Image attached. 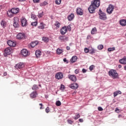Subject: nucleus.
<instances>
[{
	"label": "nucleus",
	"mask_w": 126,
	"mask_h": 126,
	"mask_svg": "<svg viewBox=\"0 0 126 126\" xmlns=\"http://www.w3.org/2000/svg\"><path fill=\"white\" fill-rule=\"evenodd\" d=\"M99 18L101 20H107V15L100 9L98 12Z\"/></svg>",
	"instance_id": "7ed1b4c3"
},
{
	"label": "nucleus",
	"mask_w": 126,
	"mask_h": 126,
	"mask_svg": "<svg viewBox=\"0 0 126 126\" xmlns=\"http://www.w3.org/2000/svg\"><path fill=\"white\" fill-rule=\"evenodd\" d=\"M74 18V14L71 13L67 17V19L69 21H71V20H73Z\"/></svg>",
	"instance_id": "4be33fe9"
},
{
	"label": "nucleus",
	"mask_w": 126,
	"mask_h": 126,
	"mask_svg": "<svg viewBox=\"0 0 126 126\" xmlns=\"http://www.w3.org/2000/svg\"><path fill=\"white\" fill-rule=\"evenodd\" d=\"M15 67L17 69H21V68L24 67V64L22 63H18L15 65Z\"/></svg>",
	"instance_id": "9d476101"
},
{
	"label": "nucleus",
	"mask_w": 126,
	"mask_h": 126,
	"mask_svg": "<svg viewBox=\"0 0 126 126\" xmlns=\"http://www.w3.org/2000/svg\"><path fill=\"white\" fill-rule=\"evenodd\" d=\"M84 51H85V53H89V52H90L89 49L87 48H85L84 49Z\"/></svg>",
	"instance_id": "de8ad7c7"
},
{
	"label": "nucleus",
	"mask_w": 126,
	"mask_h": 126,
	"mask_svg": "<svg viewBox=\"0 0 126 126\" xmlns=\"http://www.w3.org/2000/svg\"><path fill=\"white\" fill-rule=\"evenodd\" d=\"M13 26L15 28H17L19 26V19L15 17L13 19Z\"/></svg>",
	"instance_id": "423d86ee"
},
{
	"label": "nucleus",
	"mask_w": 126,
	"mask_h": 126,
	"mask_svg": "<svg viewBox=\"0 0 126 126\" xmlns=\"http://www.w3.org/2000/svg\"><path fill=\"white\" fill-rule=\"evenodd\" d=\"M117 110L119 111V109L116 108V110H115V112H117Z\"/></svg>",
	"instance_id": "338daca9"
},
{
	"label": "nucleus",
	"mask_w": 126,
	"mask_h": 126,
	"mask_svg": "<svg viewBox=\"0 0 126 126\" xmlns=\"http://www.w3.org/2000/svg\"><path fill=\"white\" fill-rule=\"evenodd\" d=\"M56 106H60L62 105V103L60 101V100H58L56 102Z\"/></svg>",
	"instance_id": "4c0bfd02"
},
{
	"label": "nucleus",
	"mask_w": 126,
	"mask_h": 126,
	"mask_svg": "<svg viewBox=\"0 0 126 126\" xmlns=\"http://www.w3.org/2000/svg\"><path fill=\"white\" fill-rule=\"evenodd\" d=\"M39 106H40V110H42V109H44V108H43V104L42 103H40Z\"/></svg>",
	"instance_id": "6e6d98bb"
},
{
	"label": "nucleus",
	"mask_w": 126,
	"mask_h": 126,
	"mask_svg": "<svg viewBox=\"0 0 126 126\" xmlns=\"http://www.w3.org/2000/svg\"><path fill=\"white\" fill-rule=\"evenodd\" d=\"M12 14H17L19 12V8H13L11 9Z\"/></svg>",
	"instance_id": "dca6fc26"
},
{
	"label": "nucleus",
	"mask_w": 126,
	"mask_h": 126,
	"mask_svg": "<svg viewBox=\"0 0 126 126\" xmlns=\"http://www.w3.org/2000/svg\"><path fill=\"white\" fill-rule=\"evenodd\" d=\"M119 62L122 64H126V57H124L122 59H120Z\"/></svg>",
	"instance_id": "412c9836"
},
{
	"label": "nucleus",
	"mask_w": 126,
	"mask_h": 126,
	"mask_svg": "<svg viewBox=\"0 0 126 126\" xmlns=\"http://www.w3.org/2000/svg\"><path fill=\"white\" fill-rule=\"evenodd\" d=\"M20 20L22 27H24L28 25V22H27V20H26V18H25V17H22L21 18Z\"/></svg>",
	"instance_id": "39448f33"
},
{
	"label": "nucleus",
	"mask_w": 126,
	"mask_h": 126,
	"mask_svg": "<svg viewBox=\"0 0 126 126\" xmlns=\"http://www.w3.org/2000/svg\"><path fill=\"white\" fill-rule=\"evenodd\" d=\"M21 55L22 56H24V57H26V56L28 55V51L27 49H23L21 50Z\"/></svg>",
	"instance_id": "a211bd4d"
},
{
	"label": "nucleus",
	"mask_w": 126,
	"mask_h": 126,
	"mask_svg": "<svg viewBox=\"0 0 126 126\" xmlns=\"http://www.w3.org/2000/svg\"><path fill=\"white\" fill-rule=\"evenodd\" d=\"M32 90H37L38 89V86L36 85H34L32 88Z\"/></svg>",
	"instance_id": "79ce46f5"
},
{
	"label": "nucleus",
	"mask_w": 126,
	"mask_h": 126,
	"mask_svg": "<svg viewBox=\"0 0 126 126\" xmlns=\"http://www.w3.org/2000/svg\"><path fill=\"white\" fill-rule=\"evenodd\" d=\"M34 3H39L40 2V0H33Z\"/></svg>",
	"instance_id": "8fccbe9b"
},
{
	"label": "nucleus",
	"mask_w": 126,
	"mask_h": 126,
	"mask_svg": "<svg viewBox=\"0 0 126 126\" xmlns=\"http://www.w3.org/2000/svg\"><path fill=\"white\" fill-rule=\"evenodd\" d=\"M98 111H103V108L101 107H98Z\"/></svg>",
	"instance_id": "13d9d810"
},
{
	"label": "nucleus",
	"mask_w": 126,
	"mask_h": 126,
	"mask_svg": "<svg viewBox=\"0 0 126 126\" xmlns=\"http://www.w3.org/2000/svg\"><path fill=\"white\" fill-rule=\"evenodd\" d=\"M38 42L37 41L33 42L31 43V46L32 48H34L35 46H37Z\"/></svg>",
	"instance_id": "c85d7f7f"
},
{
	"label": "nucleus",
	"mask_w": 126,
	"mask_h": 126,
	"mask_svg": "<svg viewBox=\"0 0 126 126\" xmlns=\"http://www.w3.org/2000/svg\"><path fill=\"white\" fill-rule=\"evenodd\" d=\"M45 24H44V23L43 22H41L39 26H38V29H41L43 30V29H44L45 28Z\"/></svg>",
	"instance_id": "393cba45"
},
{
	"label": "nucleus",
	"mask_w": 126,
	"mask_h": 126,
	"mask_svg": "<svg viewBox=\"0 0 126 126\" xmlns=\"http://www.w3.org/2000/svg\"><path fill=\"white\" fill-rule=\"evenodd\" d=\"M45 112H46V113H47V114L49 113V112H51V109H50V107H47L45 109Z\"/></svg>",
	"instance_id": "a19ab883"
},
{
	"label": "nucleus",
	"mask_w": 126,
	"mask_h": 126,
	"mask_svg": "<svg viewBox=\"0 0 126 126\" xmlns=\"http://www.w3.org/2000/svg\"><path fill=\"white\" fill-rule=\"evenodd\" d=\"M95 53H96V49L94 48L90 49V54H91V55H93L94 54H95Z\"/></svg>",
	"instance_id": "cd10ccee"
},
{
	"label": "nucleus",
	"mask_w": 126,
	"mask_h": 126,
	"mask_svg": "<svg viewBox=\"0 0 126 126\" xmlns=\"http://www.w3.org/2000/svg\"><path fill=\"white\" fill-rule=\"evenodd\" d=\"M76 61H77V56H73L70 60V63H74Z\"/></svg>",
	"instance_id": "6ab92c4d"
},
{
	"label": "nucleus",
	"mask_w": 126,
	"mask_h": 126,
	"mask_svg": "<svg viewBox=\"0 0 126 126\" xmlns=\"http://www.w3.org/2000/svg\"><path fill=\"white\" fill-rule=\"evenodd\" d=\"M66 29L68 30V31H71V27H70V26H68L66 27Z\"/></svg>",
	"instance_id": "49530a36"
},
{
	"label": "nucleus",
	"mask_w": 126,
	"mask_h": 126,
	"mask_svg": "<svg viewBox=\"0 0 126 126\" xmlns=\"http://www.w3.org/2000/svg\"><path fill=\"white\" fill-rule=\"evenodd\" d=\"M0 24L1 27H3L4 28L6 26V22H5V21L2 20L0 22Z\"/></svg>",
	"instance_id": "a878e982"
},
{
	"label": "nucleus",
	"mask_w": 126,
	"mask_h": 126,
	"mask_svg": "<svg viewBox=\"0 0 126 126\" xmlns=\"http://www.w3.org/2000/svg\"><path fill=\"white\" fill-rule=\"evenodd\" d=\"M100 6V0H94L92 1L91 4L88 8V10L91 13H94L95 9Z\"/></svg>",
	"instance_id": "f257e3e1"
},
{
	"label": "nucleus",
	"mask_w": 126,
	"mask_h": 126,
	"mask_svg": "<svg viewBox=\"0 0 126 126\" xmlns=\"http://www.w3.org/2000/svg\"><path fill=\"white\" fill-rule=\"evenodd\" d=\"M68 78L73 82H76V80H77L76 76L74 75H68Z\"/></svg>",
	"instance_id": "1a4fd4ad"
},
{
	"label": "nucleus",
	"mask_w": 126,
	"mask_h": 126,
	"mask_svg": "<svg viewBox=\"0 0 126 126\" xmlns=\"http://www.w3.org/2000/svg\"><path fill=\"white\" fill-rule=\"evenodd\" d=\"M116 92L118 93V94H122V92H121L120 91H116Z\"/></svg>",
	"instance_id": "680f3d73"
},
{
	"label": "nucleus",
	"mask_w": 126,
	"mask_h": 126,
	"mask_svg": "<svg viewBox=\"0 0 126 126\" xmlns=\"http://www.w3.org/2000/svg\"><path fill=\"white\" fill-rule=\"evenodd\" d=\"M48 4V2L44 1L39 4L40 6H46Z\"/></svg>",
	"instance_id": "7c9ffc66"
},
{
	"label": "nucleus",
	"mask_w": 126,
	"mask_h": 126,
	"mask_svg": "<svg viewBox=\"0 0 126 126\" xmlns=\"http://www.w3.org/2000/svg\"><path fill=\"white\" fill-rule=\"evenodd\" d=\"M108 74L109 76L112 77V78H113V79H117V78H119V74H118L116 70H110L108 72Z\"/></svg>",
	"instance_id": "f03ea898"
},
{
	"label": "nucleus",
	"mask_w": 126,
	"mask_h": 126,
	"mask_svg": "<svg viewBox=\"0 0 126 126\" xmlns=\"http://www.w3.org/2000/svg\"><path fill=\"white\" fill-rule=\"evenodd\" d=\"M67 32L66 27H63L60 30V33L62 35H64Z\"/></svg>",
	"instance_id": "ddd939ff"
},
{
	"label": "nucleus",
	"mask_w": 126,
	"mask_h": 126,
	"mask_svg": "<svg viewBox=\"0 0 126 126\" xmlns=\"http://www.w3.org/2000/svg\"><path fill=\"white\" fill-rule=\"evenodd\" d=\"M94 67H95V66H94V65H91L89 68L90 70H93V68H94Z\"/></svg>",
	"instance_id": "a18cd8bd"
},
{
	"label": "nucleus",
	"mask_w": 126,
	"mask_h": 126,
	"mask_svg": "<svg viewBox=\"0 0 126 126\" xmlns=\"http://www.w3.org/2000/svg\"><path fill=\"white\" fill-rule=\"evenodd\" d=\"M41 51H40V50H36L35 51V56L36 58H40V57H41Z\"/></svg>",
	"instance_id": "b1692460"
},
{
	"label": "nucleus",
	"mask_w": 126,
	"mask_h": 126,
	"mask_svg": "<svg viewBox=\"0 0 126 126\" xmlns=\"http://www.w3.org/2000/svg\"><path fill=\"white\" fill-rule=\"evenodd\" d=\"M60 90H64V85H61L60 87Z\"/></svg>",
	"instance_id": "09e8293b"
},
{
	"label": "nucleus",
	"mask_w": 126,
	"mask_h": 126,
	"mask_svg": "<svg viewBox=\"0 0 126 126\" xmlns=\"http://www.w3.org/2000/svg\"><path fill=\"white\" fill-rule=\"evenodd\" d=\"M59 40H61V42H65V41H68L67 37L63 35H60L59 37Z\"/></svg>",
	"instance_id": "9b49d317"
},
{
	"label": "nucleus",
	"mask_w": 126,
	"mask_h": 126,
	"mask_svg": "<svg viewBox=\"0 0 126 126\" xmlns=\"http://www.w3.org/2000/svg\"><path fill=\"white\" fill-rule=\"evenodd\" d=\"M37 96V92L34 91L31 93V98L33 99V98H36Z\"/></svg>",
	"instance_id": "5701e85b"
},
{
	"label": "nucleus",
	"mask_w": 126,
	"mask_h": 126,
	"mask_svg": "<svg viewBox=\"0 0 126 126\" xmlns=\"http://www.w3.org/2000/svg\"><path fill=\"white\" fill-rule=\"evenodd\" d=\"M43 14H44V12L42 11L41 13H38V17L39 18H41V17H42L43 15Z\"/></svg>",
	"instance_id": "ea45409f"
},
{
	"label": "nucleus",
	"mask_w": 126,
	"mask_h": 126,
	"mask_svg": "<svg viewBox=\"0 0 126 126\" xmlns=\"http://www.w3.org/2000/svg\"><path fill=\"white\" fill-rule=\"evenodd\" d=\"M7 44L10 47H15V46H16V42L11 40H8L7 42Z\"/></svg>",
	"instance_id": "4468645a"
},
{
	"label": "nucleus",
	"mask_w": 126,
	"mask_h": 126,
	"mask_svg": "<svg viewBox=\"0 0 126 126\" xmlns=\"http://www.w3.org/2000/svg\"><path fill=\"white\" fill-rule=\"evenodd\" d=\"M66 49L67 50V51H69V50H70V47L69 46H67Z\"/></svg>",
	"instance_id": "052dcab7"
},
{
	"label": "nucleus",
	"mask_w": 126,
	"mask_h": 126,
	"mask_svg": "<svg viewBox=\"0 0 126 126\" xmlns=\"http://www.w3.org/2000/svg\"><path fill=\"white\" fill-rule=\"evenodd\" d=\"M37 24H38V22H33L31 23V25L32 26H36Z\"/></svg>",
	"instance_id": "c03bdc74"
},
{
	"label": "nucleus",
	"mask_w": 126,
	"mask_h": 126,
	"mask_svg": "<svg viewBox=\"0 0 126 126\" xmlns=\"http://www.w3.org/2000/svg\"><path fill=\"white\" fill-rule=\"evenodd\" d=\"M55 2L56 4H61L62 2V0H56Z\"/></svg>",
	"instance_id": "37998d69"
},
{
	"label": "nucleus",
	"mask_w": 126,
	"mask_h": 126,
	"mask_svg": "<svg viewBox=\"0 0 126 126\" xmlns=\"http://www.w3.org/2000/svg\"><path fill=\"white\" fill-rule=\"evenodd\" d=\"M31 18H32V19H33L34 20H35V19L36 20L37 17H36L35 14H31Z\"/></svg>",
	"instance_id": "e433bc0d"
},
{
	"label": "nucleus",
	"mask_w": 126,
	"mask_h": 126,
	"mask_svg": "<svg viewBox=\"0 0 126 126\" xmlns=\"http://www.w3.org/2000/svg\"><path fill=\"white\" fill-rule=\"evenodd\" d=\"M76 13L78 15H83V10L81 8H77L76 9Z\"/></svg>",
	"instance_id": "f3484780"
},
{
	"label": "nucleus",
	"mask_w": 126,
	"mask_h": 126,
	"mask_svg": "<svg viewBox=\"0 0 126 126\" xmlns=\"http://www.w3.org/2000/svg\"><path fill=\"white\" fill-rule=\"evenodd\" d=\"M3 75L4 76H6V75H7V73L6 72H4Z\"/></svg>",
	"instance_id": "e2e57ef3"
},
{
	"label": "nucleus",
	"mask_w": 126,
	"mask_h": 126,
	"mask_svg": "<svg viewBox=\"0 0 126 126\" xmlns=\"http://www.w3.org/2000/svg\"><path fill=\"white\" fill-rule=\"evenodd\" d=\"M82 71L83 73H85V72H87V70H86L85 68H83L82 70Z\"/></svg>",
	"instance_id": "5fc2aeb1"
},
{
	"label": "nucleus",
	"mask_w": 126,
	"mask_h": 126,
	"mask_svg": "<svg viewBox=\"0 0 126 126\" xmlns=\"http://www.w3.org/2000/svg\"><path fill=\"white\" fill-rule=\"evenodd\" d=\"M119 23L120 25L122 26H126V20L122 19L120 20L119 21Z\"/></svg>",
	"instance_id": "aec40b11"
},
{
	"label": "nucleus",
	"mask_w": 126,
	"mask_h": 126,
	"mask_svg": "<svg viewBox=\"0 0 126 126\" xmlns=\"http://www.w3.org/2000/svg\"><path fill=\"white\" fill-rule=\"evenodd\" d=\"M55 77L57 79H62L63 77V74L62 72H58L56 74Z\"/></svg>",
	"instance_id": "f8f14e48"
},
{
	"label": "nucleus",
	"mask_w": 126,
	"mask_h": 126,
	"mask_svg": "<svg viewBox=\"0 0 126 126\" xmlns=\"http://www.w3.org/2000/svg\"><path fill=\"white\" fill-rule=\"evenodd\" d=\"M67 122H68V124H69L70 125H72V123H73V121H72L70 120H68Z\"/></svg>",
	"instance_id": "864d4df0"
},
{
	"label": "nucleus",
	"mask_w": 126,
	"mask_h": 126,
	"mask_svg": "<svg viewBox=\"0 0 126 126\" xmlns=\"http://www.w3.org/2000/svg\"><path fill=\"white\" fill-rule=\"evenodd\" d=\"M75 73L76 74H78V73H79V69H76L75 70Z\"/></svg>",
	"instance_id": "603ef678"
},
{
	"label": "nucleus",
	"mask_w": 126,
	"mask_h": 126,
	"mask_svg": "<svg viewBox=\"0 0 126 126\" xmlns=\"http://www.w3.org/2000/svg\"><path fill=\"white\" fill-rule=\"evenodd\" d=\"M63 52V50L60 48L57 49L56 51L57 55H61V54H62Z\"/></svg>",
	"instance_id": "c756f323"
},
{
	"label": "nucleus",
	"mask_w": 126,
	"mask_h": 126,
	"mask_svg": "<svg viewBox=\"0 0 126 126\" xmlns=\"http://www.w3.org/2000/svg\"><path fill=\"white\" fill-rule=\"evenodd\" d=\"M114 5L112 4L109 5L108 7L106 9L107 13H108V14H112L113 11H114Z\"/></svg>",
	"instance_id": "6e6552de"
},
{
	"label": "nucleus",
	"mask_w": 126,
	"mask_h": 126,
	"mask_svg": "<svg viewBox=\"0 0 126 126\" xmlns=\"http://www.w3.org/2000/svg\"><path fill=\"white\" fill-rule=\"evenodd\" d=\"M79 122H80V123H83V119H79Z\"/></svg>",
	"instance_id": "bf43d9fd"
},
{
	"label": "nucleus",
	"mask_w": 126,
	"mask_h": 126,
	"mask_svg": "<svg viewBox=\"0 0 126 126\" xmlns=\"http://www.w3.org/2000/svg\"><path fill=\"white\" fill-rule=\"evenodd\" d=\"M5 54H4V56L8 55V56L11 55L12 54V48L11 47H7L4 50Z\"/></svg>",
	"instance_id": "0eeeda50"
},
{
	"label": "nucleus",
	"mask_w": 126,
	"mask_h": 126,
	"mask_svg": "<svg viewBox=\"0 0 126 126\" xmlns=\"http://www.w3.org/2000/svg\"><path fill=\"white\" fill-rule=\"evenodd\" d=\"M16 37L18 40H24L26 37V34L24 32H20L17 35Z\"/></svg>",
	"instance_id": "20e7f679"
},
{
	"label": "nucleus",
	"mask_w": 126,
	"mask_h": 126,
	"mask_svg": "<svg viewBox=\"0 0 126 126\" xmlns=\"http://www.w3.org/2000/svg\"><path fill=\"white\" fill-rule=\"evenodd\" d=\"M42 41L45 42V43H48V42H49V38L46 36H44L42 37Z\"/></svg>",
	"instance_id": "473e14b6"
},
{
	"label": "nucleus",
	"mask_w": 126,
	"mask_h": 126,
	"mask_svg": "<svg viewBox=\"0 0 126 126\" xmlns=\"http://www.w3.org/2000/svg\"><path fill=\"white\" fill-rule=\"evenodd\" d=\"M78 84L76 83H73L71 85H70V87L71 89H77L78 88Z\"/></svg>",
	"instance_id": "2eb2a0df"
},
{
	"label": "nucleus",
	"mask_w": 126,
	"mask_h": 126,
	"mask_svg": "<svg viewBox=\"0 0 126 126\" xmlns=\"http://www.w3.org/2000/svg\"><path fill=\"white\" fill-rule=\"evenodd\" d=\"M7 14L8 16V17L11 18L12 16H13V14H12V12L11 11V10H9L7 12Z\"/></svg>",
	"instance_id": "bb28decb"
},
{
	"label": "nucleus",
	"mask_w": 126,
	"mask_h": 126,
	"mask_svg": "<svg viewBox=\"0 0 126 126\" xmlns=\"http://www.w3.org/2000/svg\"><path fill=\"white\" fill-rule=\"evenodd\" d=\"M79 118H80V115H79V114H77L75 116L74 119V120H78V119H79Z\"/></svg>",
	"instance_id": "58836bf2"
},
{
	"label": "nucleus",
	"mask_w": 126,
	"mask_h": 126,
	"mask_svg": "<svg viewBox=\"0 0 126 126\" xmlns=\"http://www.w3.org/2000/svg\"><path fill=\"white\" fill-rule=\"evenodd\" d=\"M26 0H19V1H25Z\"/></svg>",
	"instance_id": "69168bd1"
},
{
	"label": "nucleus",
	"mask_w": 126,
	"mask_h": 126,
	"mask_svg": "<svg viewBox=\"0 0 126 126\" xmlns=\"http://www.w3.org/2000/svg\"><path fill=\"white\" fill-rule=\"evenodd\" d=\"M54 25L57 27V28H60V26H61V23L59 21H56L55 22Z\"/></svg>",
	"instance_id": "2f4dec72"
},
{
	"label": "nucleus",
	"mask_w": 126,
	"mask_h": 126,
	"mask_svg": "<svg viewBox=\"0 0 126 126\" xmlns=\"http://www.w3.org/2000/svg\"><path fill=\"white\" fill-rule=\"evenodd\" d=\"M113 95H114V97H116V96H118V95H119V94H118L117 92H115L113 93Z\"/></svg>",
	"instance_id": "3c124183"
},
{
	"label": "nucleus",
	"mask_w": 126,
	"mask_h": 126,
	"mask_svg": "<svg viewBox=\"0 0 126 126\" xmlns=\"http://www.w3.org/2000/svg\"><path fill=\"white\" fill-rule=\"evenodd\" d=\"M115 50H116V48L115 47L109 48L108 49V52H113V51H115Z\"/></svg>",
	"instance_id": "c9c22d12"
},
{
	"label": "nucleus",
	"mask_w": 126,
	"mask_h": 126,
	"mask_svg": "<svg viewBox=\"0 0 126 126\" xmlns=\"http://www.w3.org/2000/svg\"><path fill=\"white\" fill-rule=\"evenodd\" d=\"M118 67L119 68H122V65H119Z\"/></svg>",
	"instance_id": "0e129e2a"
},
{
	"label": "nucleus",
	"mask_w": 126,
	"mask_h": 126,
	"mask_svg": "<svg viewBox=\"0 0 126 126\" xmlns=\"http://www.w3.org/2000/svg\"><path fill=\"white\" fill-rule=\"evenodd\" d=\"M97 32V29L95 28H94L93 29H92V31H91V34H92L93 35L95 34V33H96Z\"/></svg>",
	"instance_id": "72a5a7b5"
},
{
	"label": "nucleus",
	"mask_w": 126,
	"mask_h": 126,
	"mask_svg": "<svg viewBox=\"0 0 126 126\" xmlns=\"http://www.w3.org/2000/svg\"><path fill=\"white\" fill-rule=\"evenodd\" d=\"M104 48V46L102 44L99 45L97 46L98 50H102V49Z\"/></svg>",
	"instance_id": "f704fd0d"
},
{
	"label": "nucleus",
	"mask_w": 126,
	"mask_h": 126,
	"mask_svg": "<svg viewBox=\"0 0 126 126\" xmlns=\"http://www.w3.org/2000/svg\"><path fill=\"white\" fill-rule=\"evenodd\" d=\"M63 62L64 63H68V61L66 60V58H64L63 60Z\"/></svg>",
	"instance_id": "4d7b16f0"
}]
</instances>
